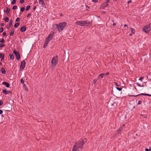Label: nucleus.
<instances>
[{"mask_svg":"<svg viewBox=\"0 0 151 151\" xmlns=\"http://www.w3.org/2000/svg\"><path fill=\"white\" fill-rule=\"evenodd\" d=\"M10 11V9H9L8 7H6V9L4 10V12H6L7 14H8Z\"/></svg>","mask_w":151,"mask_h":151,"instance_id":"obj_14","label":"nucleus"},{"mask_svg":"<svg viewBox=\"0 0 151 151\" xmlns=\"http://www.w3.org/2000/svg\"><path fill=\"white\" fill-rule=\"evenodd\" d=\"M136 84H137V85L139 86L140 87H143L144 85H141L139 84L138 83H136Z\"/></svg>","mask_w":151,"mask_h":151,"instance_id":"obj_25","label":"nucleus"},{"mask_svg":"<svg viewBox=\"0 0 151 151\" xmlns=\"http://www.w3.org/2000/svg\"><path fill=\"white\" fill-rule=\"evenodd\" d=\"M26 29V27L24 26L20 28V31L21 32H25Z\"/></svg>","mask_w":151,"mask_h":151,"instance_id":"obj_11","label":"nucleus"},{"mask_svg":"<svg viewBox=\"0 0 151 151\" xmlns=\"http://www.w3.org/2000/svg\"><path fill=\"white\" fill-rule=\"evenodd\" d=\"M114 83L115 84L116 86H119V84H118V83H116V82H114Z\"/></svg>","mask_w":151,"mask_h":151,"instance_id":"obj_46","label":"nucleus"},{"mask_svg":"<svg viewBox=\"0 0 151 151\" xmlns=\"http://www.w3.org/2000/svg\"><path fill=\"white\" fill-rule=\"evenodd\" d=\"M67 24V23L66 22H63L58 24H55V25L57 27L58 32H60L64 29Z\"/></svg>","mask_w":151,"mask_h":151,"instance_id":"obj_2","label":"nucleus"},{"mask_svg":"<svg viewBox=\"0 0 151 151\" xmlns=\"http://www.w3.org/2000/svg\"><path fill=\"white\" fill-rule=\"evenodd\" d=\"M58 56L56 55L55 57H53L51 63L52 65L55 67L58 63Z\"/></svg>","mask_w":151,"mask_h":151,"instance_id":"obj_5","label":"nucleus"},{"mask_svg":"<svg viewBox=\"0 0 151 151\" xmlns=\"http://www.w3.org/2000/svg\"><path fill=\"white\" fill-rule=\"evenodd\" d=\"M3 113V111L1 110H0V114H1Z\"/></svg>","mask_w":151,"mask_h":151,"instance_id":"obj_52","label":"nucleus"},{"mask_svg":"<svg viewBox=\"0 0 151 151\" xmlns=\"http://www.w3.org/2000/svg\"><path fill=\"white\" fill-rule=\"evenodd\" d=\"M3 102L1 101H0V105H1L2 104Z\"/></svg>","mask_w":151,"mask_h":151,"instance_id":"obj_50","label":"nucleus"},{"mask_svg":"<svg viewBox=\"0 0 151 151\" xmlns=\"http://www.w3.org/2000/svg\"><path fill=\"white\" fill-rule=\"evenodd\" d=\"M30 7V6H29V5L27 6L26 8V11L28 10L29 9Z\"/></svg>","mask_w":151,"mask_h":151,"instance_id":"obj_27","label":"nucleus"},{"mask_svg":"<svg viewBox=\"0 0 151 151\" xmlns=\"http://www.w3.org/2000/svg\"><path fill=\"white\" fill-rule=\"evenodd\" d=\"M132 34H129V35L130 36H132Z\"/></svg>","mask_w":151,"mask_h":151,"instance_id":"obj_60","label":"nucleus"},{"mask_svg":"<svg viewBox=\"0 0 151 151\" xmlns=\"http://www.w3.org/2000/svg\"><path fill=\"white\" fill-rule=\"evenodd\" d=\"M5 42V41L4 39H2L0 41V42L4 43Z\"/></svg>","mask_w":151,"mask_h":151,"instance_id":"obj_40","label":"nucleus"},{"mask_svg":"<svg viewBox=\"0 0 151 151\" xmlns=\"http://www.w3.org/2000/svg\"><path fill=\"white\" fill-rule=\"evenodd\" d=\"M105 75V74H104V73H102L101 74H100L98 76V79L100 77H101L102 78H103V76Z\"/></svg>","mask_w":151,"mask_h":151,"instance_id":"obj_17","label":"nucleus"},{"mask_svg":"<svg viewBox=\"0 0 151 151\" xmlns=\"http://www.w3.org/2000/svg\"><path fill=\"white\" fill-rule=\"evenodd\" d=\"M3 35L4 36H6V33L5 32H4L3 33Z\"/></svg>","mask_w":151,"mask_h":151,"instance_id":"obj_45","label":"nucleus"},{"mask_svg":"<svg viewBox=\"0 0 151 151\" xmlns=\"http://www.w3.org/2000/svg\"><path fill=\"white\" fill-rule=\"evenodd\" d=\"M12 25V20L11 19L10 20L9 26H11Z\"/></svg>","mask_w":151,"mask_h":151,"instance_id":"obj_24","label":"nucleus"},{"mask_svg":"<svg viewBox=\"0 0 151 151\" xmlns=\"http://www.w3.org/2000/svg\"><path fill=\"white\" fill-rule=\"evenodd\" d=\"M20 20V18H17V19H16V21L17 22H19V21Z\"/></svg>","mask_w":151,"mask_h":151,"instance_id":"obj_35","label":"nucleus"},{"mask_svg":"<svg viewBox=\"0 0 151 151\" xmlns=\"http://www.w3.org/2000/svg\"><path fill=\"white\" fill-rule=\"evenodd\" d=\"M4 54H3V56L1 58V61H2L4 59Z\"/></svg>","mask_w":151,"mask_h":151,"instance_id":"obj_39","label":"nucleus"},{"mask_svg":"<svg viewBox=\"0 0 151 151\" xmlns=\"http://www.w3.org/2000/svg\"><path fill=\"white\" fill-rule=\"evenodd\" d=\"M24 7H22L21 9V11L22 12H23L24 11Z\"/></svg>","mask_w":151,"mask_h":151,"instance_id":"obj_37","label":"nucleus"},{"mask_svg":"<svg viewBox=\"0 0 151 151\" xmlns=\"http://www.w3.org/2000/svg\"><path fill=\"white\" fill-rule=\"evenodd\" d=\"M30 15L31 14L30 13H29L27 15V17H30Z\"/></svg>","mask_w":151,"mask_h":151,"instance_id":"obj_48","label":"nucleus"},{"mask_svg":"<svg viewBox=\"0 0 151 151\" xmlns=\"http://www.w3.org/2000/svg\"><path fill=\"white\" fill-rule=\"evenodd\" d=\"M13 9H17V6H14L13 7Z\"/></svg>","mask_w":151,"mask_h":151,"instance_id":"obj_33","label":"nucleus"},{"mask_svg":"<svg viewBox=\"0 0 151 151\" xmlns=\"http://www.w3.org/2000/svg\"><path fill=\"white\" fill-rule=\"evenodd\" d=\"M53 35L54 34L53 33H50L48 35L47 38L50 40L52 39V38L53 37Z\"/></svg>","mask_w":151,"mask_h":151,"instance_id":"obj_12","label":"nucleus"},{"mask_svg":"<svg viewBox=\"0 0 151 151\" xmlns=\"http://www.w3.org/2000/svg\"><path fill=\"white\" fill-rule=\"evenodd\" d=\"M20 82L21 83L23 84L24 83V81L22 78H21L20 79Z\"/></svg>","mask_w":151,"mask_h":151,"instance_id":"obj_28","label":"nucleus"},{"mask_svg":"<svg viewBox=\"0 0 151 151\" xmlns=\"http://www.w3.org/2000/svg\"><path fill=\"white\" fill-rule=\"evenodd\" d=\"M14 31H15V30H14V28L12 29V30L10 32V36H13L14 34Z\"/></svg>","mask_w":151,"mask_h":151,"instance_id":"obj_15","label":"nucleus"},{"mask_svg":"<svg viewBox=\"0 0 151 151\" xmlns=\"http://www.w3.org/2000/svg\"><path fill=\"white\" fill-rule=\"evenodd\" d=\"M122 129L121 128H119L117 131V132L118 133H120L121 131V130Z\"/></svg>","mask_w":151,"mask_h":151,"instance_id":"obj_38","label":"nucleus"},{"mask_svg":"<svg viewBox=\"0 0 151 151\" xmlns=\"http://www.w3.org/2000/svg\"><path fill=\"white\" fill-rule=\"evenodd\" d=\"M90 22L87 21H78L76 22V24L77 25H78L81 26H84L86 24H89Z\"/></svg>","mask_w":151,"mask_h":151,"instance_id":"obj_3","label":"nucleus"},{"mask_svg":"<svg viewBox=\"0 0 151 151\" xmlns=\"http://www.w3.org/2000/svg\"><path fill=\"white\" fill-rule=\"evenodd\" d=\"M92 1L93 2H94L95 3H97L98 2V0H92Z\"/></svg>","mask_w":151,"mask_h":151,"instance_id":"obj_42","label":"nucleus"},{"mask_svg":"<svg viewBox=\"0 0 151 151\" xmlns=\"http://www.w3.org/2000/svg\"><path fill=\"white\" fill-rule=\"evenodd\" d=\"M124 124H123L122 126V127L123 128V127H124Z\"/></svg>","mask_w":151,"mask_h":151,"instance_id":"obj_58","label":"nucleus"},{"mask_svg":"<svg viewBox=\"0 0 151 151\" xmlns=\"http://www.w3.org/2000/svg\"><path fill=\"white\" fill-rule=\"evenodd\" d=\"M26 63L24 60L21 62L20 66V69L21 70H23L25 67Z\"/></svg>","mask_w":151,"mask_h":151,"instance_id":"obj_6","label":"nucleus"},{"mask_svg":"<svg viewBox=\"0 0 151 151\" xmlns=\"http://www.w3.org/2000/svg\"><path fill=\"white\" fill-rule=\"evenodd\" d=\"M50 40L47 38L45 40V42L48 44Z\"/></svg>","mask_w":151,"mask_h":151,"instance_id":"obj_22","label":"nucleus"},{"mask_svg":"<svg viewBox=\"0 0 151 151\" xmlns=\"http://www.w3.org/2000/svg\"><path fill=\"white\" fill-rule=\"evenodd\" d=\"M36 6H34V8H33V9L35 10L36 9Z\"/></svg>","mask_w":151,"mask_h":151,"instance_id":"obj_55","label":"nucleus"},{"mask_svg":"<svg viewBox=\"0 0 151 151\" xmlns=\"http://www.w3.org/2000/svg\"><path fill=\"white\" fill-rule=\"evenodd\" d=\"M109 74V73L107 72L106 73V75H108Z\"/></svg>","mask_w":151,"mask_h":151,"instance_id":"obj_57","label":"nucleus"},{"mask_svg":"<svg viewBox=\"0 0 151 151\" xmlns=\"http://www.w3.org/2000/svg\"><path fill=\"white\" fill-rule=\"evenodd\" d=\"M4 20L6 22H8V21L9 20V19L8 17H6L5 18Z\"/></svg>","mask_w":151,"mask_h":151,"instance_id":"obj_23","label":"nucleus"},{"mask_svg":"<svg viewBox=\"0 0 151 151\" xmlns=\"http://www.w3.org/2000/svg\"><path fill=\"white\" fill-rule=\"evenodd\" d=\"M5 44H4L1 43L0 44V47H2L4 46Z\"/></svg>","mask_w":151,"mask_h":151,"instance_id":"obj_36","label":"nucleus"},{"mask_svg":"<svg viewBox=\"0 0 151 151\" xmlns=\"http://www.w3.org/2000/svg\"><path fill=\"white\" fill-rule=\"evenodd\" d=\"M116 88L119 91H121L122 90V88H118L116 87Z\"/></svg>","mask_w":151,"mask_h":151,"instance_id":"obj_30","label":"nucleus"},{"mask_svg":"<svg viewBox=\"0 0 151 151\" xmlns=\"http://www.w3.org/2000/svg\"><path fill=\"white\" fill-rule=\"evenodd\" d=\"M110 0H106V2L107 3H108L109 1Z\"/></svg>","mask_w":151,"mask_h":151,"instance_id":"obj_51","label":"nucleus"},{"mask_svg":"<svg viewBox=\"0 0 151 151\" xmlns=\"http://www.w3.org/2000/svg\"><path fill=\"white\" fill-rule=\"evenodd\" d=\"M24 2V0H21L20 1V3L21 4H23Z\"/></svg>","mask_w":151,"mask_h":151,"instance_id":"obj_43","label":"nucleus"},{"mask_svg":"<svg viewBox=\"0 0 151 151\" xmlns=\"http://www.w3.org/2000/svg\"><path fill=\"white\" fill-rule=\"evenodd\" d=\"M9 27H7V29H9Z\"/></svg>","mask_w":151,"mask_h":151,"instance_id":"obj_62","label":"nucleus"},{"mask_svg":"<svg viewBox=\"0 0 151 151\" xmlns=\"http://www.w3.org/2000/svg\"><path fill=\"white\" fill-rule=\"evenodd\" d=\"M3 92L5 93V94H11L12 93V91H7L6 89L3 90Z\"/></svg>","mask_w":151,"mask_h":151,"instance_id":"obj_9","label":"nucleus"},{"mask_svg":"<svg viewBox=\"0 0 151 151\" xmlns=\"http://www.w3.org/2000/svg\"><path fill=\"white\" fill-rule=\"evenodd\" d=\"M16 0H13L12 1V4H14L16 2Z\"/></svg>","mask_w":151,"mask_h":151,"instance_id":"obj_29","label":"nucleus"},{"mask_svg":"<svg viewBox=\"0 0 151 151\" xmlns=\"http://www.w3.org/2000/svg\"><path fill=\"white\" fill-rule=\"evenodd\" d=\"M3 85H5L6 87H9L10 84L7 82H3L2 83Z\"/></svg>","mask_w":151,"mask_h":151,"instance_id":"obj_13","label":"nucleus"},{"mask_svg":"<svg viewBox=\"0 0 151 151\" xmlns=\"http://www.w3.org/2000/svg\"><path fill=\"white\" fill-rule=\"evenodd\" d=\"M4 23H1V26H4Z\"/></svg>","mask_w":151,"mask_h":151,"instance_id":"obj_56","label":"nucleus"},{"mask_svg":"<svg viewBox=\"0 0 151 151\" xmlns=\"http://www.w3.org/2000/svg\"><path fill=\"white\" fill-rule=\"evenodd\" d=\"M108 5V4L107 3L105 2L103 4H102L101 6V9H104L105 8L107 7V6Z\"/></svg>","mask_w":151,"mask_h":151,"instance_id":"obj_8","label":"nucleus"},{"mask_svg":"<svg viewBox=\"0 0 151 151\" xmlns=\"http://www.w3.org/2000/svg\"><path fill=\"white\" fill-rule=\"evenodd\" d=\"M48 43L45 42L44 45L43 46V47L44 48H45L47 46Z\"/></svg>","mask_w":151,"mask_h":151,"instance_id":"obj_26","label":"nucleus"},{"mask_svg":"<svg viewBox=\"0 0 151 151\" xmlns=\"http://www.w3.org/2000/svg\"><path fill=\"white\" fill-rule=\"evenodd\" d=\"M4 29L3 27L0 28V32H3Z\"/></svg>","mask_w":151,"mask_h":151,"instance_id":"obj_31","label":"nucleus"},{"mask_svg":"<svg viewBox=\"0 0 151 151\" xmlns=\"http://www.w3.org/2000/svg\"><path fill=\"white\" fill-rule=\"evenodd\" d=\"M145 150L146 151H151V149L150 148L149 149H148L147 148H146L145 149Z\"/></svg>","mask_w":151,"mask_h":151,"instance_id":"obj_41","label":"nucleus"},{"mask_svg":"<svg viewBox=\"0 0 151 151\" xmlns=\"http://www.w3.org/2000/svg\"><path fill=\"white\" fill-rule=\"evenodd\" d=\"M98 79H95L93 81V83H96V81H97V80H98Z\"/></svg>","mask_w":151,"mask_h":151,"instance_id":"obj_32","label":"nucleus"},{"mask_svg":"<svg viewBox=\"0 0 151 151\" xmlns=\"http://www.w3.org/2000/svg\"><path fill=\"white\" fill-rule=\"evenodd\" d=\"M139 95H145V96H151V95H150L147 94H145V93H142L141 94L137 95L136 96L132 95V96H134V97H136L138 96H139Z\"/></svg>","mask_w":151,"mask_h":151,"instance_id":"obj_10","label":"nucleus"},{"mask_svg":"<svg viewBox=\"0 0 151 151\" xmlns=\"http://www.w3.org/2000/svg\"><path fill=\"white\" fill-rule=\"evenodd\" d=\"M131 31L133 34H134L135 32V31L134 29L131 28Z\"/></svg>","mask_w":151,"mask_h":151,"instance_id":"obj_20","label":"nucleus"},{"mask_svg":"<svg viewBox=\"0 0 151 151\" xmlns=\"http://www.w3.org/2000/svg\"><path fill=\"white\" fill-rule=\"evenodd\" d=\"M124 27H128V26L127 24H124Z\"/></svg>","mask_w":151,"mask_h":151,"instance_id":"obj_54","label":"nucleus"},{"mask_svg":"<svg viewBox=\"0 0 151 151\" xmlns=\"http://www.w3.org/2000/svg\"><path fill=\"white\" fill-rule=\"evenodd\" d=\"M13 53L15 55L17 59V60H19L20 58L19 53L17 52V51L16 50H14L13 51Z\"/></svg>","mask_w":151,"mask_h":151,"instance_id":"obj_7","label":"nucleus"},{"mask_svg":"<svg viewBox=\"0 0 151 151\" xmlns=\"http://www.w3.org/2000/svg\"><path fill=\"white\" fill-rule=\"evenodd\" d=\"M39 2L40 4H41V5H43L44 4L43 0H39Z\"/></svg>","mask_w":151,"mask_h":151,"instance_id":"obj_18","label":"nucleus"},{"mask_svg":"<svg viewBox=\"0 0 151 151\" xmlns=\"http://www.w3.org/2000/svg\"><path fill=\"white\" fill-rule=\"evenodd\" d=\"M3 54L1 53H0V58H1L3 56Z\"/></svg>","mask_w":151,"mask_h":151,"instance_id":"obj_49","label":"nucleus"},{"mask_svg":"<svg viewBox=\"0 0 151 151\" xmlns=\"http://www.w3.org/2000/svg\"><path fill=\"white\" fill-rule=\"evenodd\" d=\"M87 139L84 138L76 142L75 145L73 146L72 151H80L83 148V146L85 143L87 142Z\"/></svg>","mask_w":151,"mask_h":151,"instance_id":"obj_1","label":"nucleus"},{"mask_svg":"<svg viewBox=\"0 0 151 151\" xmlns=\"http://www.w3.org/2000/svg\"><path fill=\"white\" fill-rule=\"evenodd\" d=\"M132 2V0H129V1H128L127 2V3L128 4H129V3H131Z\"/></svg>","mask_w":151,"mask_h":151,"instance_id":"obj_47","label":"nucleus"},{"mask_svg":"<svg viewBox=\"0 0 151 151\" xmlns=\"http://www.w3.org/2000/svg\"><path fill=\"white\" fill-rule=\"evenodd\" d=\"M144 79V77H140L139 78V80H140L141 81H142V80Z\"/></svg>","mask_w":151,"mask_h":151,"instance_id":"obj_34","label":"nucleus"},{"mask_svg":"<svg viewBox=\"0 0 151 151\" xmlns=\"http://www.w3.org/2000/svg\"><path fill=\"white\" fill-rule=\"evenodd\" d=\"M1 73L3 74H5L6 73V70L3 68H1Z\"/></svg>","mask_w":151,"mask_h":151,"instance_id":"obj_16","label":"nucleus"},{"mask_svg":"<svg viewBox=\"0 0 151 151\" xmlns=\"http://www.w3.org/2000/svg\"><path fill=\"white\" fill-rule=\"evenodd\" d=\"M113 25L114 26H116V24L115 23H114L113 24Z\"/></svg>","mask_w":151,"mask_h":151,"instance_id":"obj_59","label":"nucleus"},{"mask_svg":"<svg viewBox=\"0 0 151 151\" xmlns=\"http://www.w3.org/2000/svg\"><path fill=\"white\" fill-rule=\"evenodd\" d=\"M114 1H117V0H113Z\"/></svg>","mask_w":151,"mask_h":151,"instance_id":"obj_63","label":"nucleus"},{"mask_svg":"<svg viewBox=\"0 0 151 151\" xmlns=\"http://www.w3.org/2000/svg\"><path fill=\"white\" fill-rule=\"evenodd\" d=\"M19 25V22L16 23L14 24V27L15 28L18 27Z\"/></svg>","mask_w":151,"mask_h":151,"instance_id":"obj_19","label":"nucleus"},{"mask_svg":"<svg viewBox=\"0 0 151 151\" xmlns=\"http://www.w3.org/2000/svg\"><path fill=\"white\" fill-rule=\"evenodd\" d=\"M142 104V101H139L138 102V104Z\"/></svg>","mask_w":151,"mask_h":151,"instance_id":"obj_44","label":"nucleus"},{"mask_svg":"<svg viewBox=\"0 0 151 151\" xmlns=\"http://www.w3.org/2000/svg\"><path fill=\"white\" fill-rule=\"evenodd\" d=\"M1 64H2L0 62V65H1Z\"/></svg>","mask_w":151,"mask_h":151,"instance_id":"obj_61","label":"nucleus"},{"mask_svg":"<svg viewBox=\"0 0 151 151\" xmlns=\"http://www.w3.org/2000/svg\"><path fill=\"white\" fill-rule=\"evenodd\" d=\"M151 29V23L144 26L143 28V30L146 33H148Z\"/></svg>","mask_w":151,"mask_h":151,"instance_id":"obj_4","label":"nucleus"},{"mask_svg":"<svg viewBox=\"0 0 151 151\" xmlns=\"http://www.w3.org/2000/svg\"><path fill=\"white\" fill-rule=\"evenodd\" d=\"M10 59L12 60H13L14 59V56L13 54H12L10 56Z\"/></svg>","mask_w":151,"mask_h":151,"instance_id":"obj_21","label":"nucleus"},{"mask_svg":"<svg viewBox=\"0 0 151 151\" xmlns=\"http://www.w3.org/2000/svg\"><path fill=\"white\" fill-rule=\"evenodd\" d=\"M143 116L145 118H146L147 117V116L146 115H143Z\"/></svg>","mask_w":151,"mask_h":151,"instance_id":"obj_53","label":"nucleus"}]
</instances>
